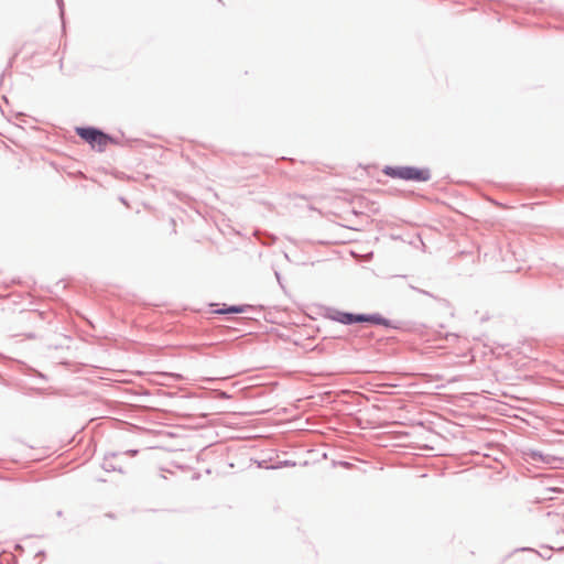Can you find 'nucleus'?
Returning <instances> with one entry per match:
<instances>
[{
	"instance_id": "nucleus-1",
	"label": "nucleus",
	"mask_w": 564,
	"mask_h": 564,
	"mask_svg": "<svg viewBox=\"0 0 564 564\" xmlns=\"http://www.w3.org/2000/svg\"><path fill=\"white\" fill-rule=\"evenodd\" d=\"M383 173L393 178H402L406 181L425 182L430 178V171L426 169H417L413 166H386Z\"/></svg>"
},
{
	"instance_id": "nucleus-2",
	"label": "nucleus",
	"mask_w": 564,
	"mask_h": 564,
	"mask_svg": "<svg viewBox=\"0 0 564 564\" xmlns=\"http://www.w3.org/2000/svg\"><path fill=\"white\" fill-rule=\"evenodd\" d=\"M76 132L84 141L89 143L93 149L98 151H104L110 143L113 142L111 137L95 128H77Z\"/></svg>"
},
{
	"instance_id": "nucleus-3",
	"label": "nucleus",
	"mask_w": 564,
	"mask_h": 564,
	"mask_svg": "<svg viewBox=\"0 0 564 564\" xmlns=\"http://www.w3.org/2000/svg\"><path fill=\"white\" fill-rule=\"evenodd\" d=\"M338 321L343 324L362 323L367 322L370 324L380 325L384 323V319L379 315H354L348 313H340Z\"/></svg>"
},
{
	"instance_id": "nucleus-4",
	"label": "nucleus",
	"mask_w": 564,
	"mask_h": 564,
	"mask_svg": "<svg viewBox=\"0 0 564 564\" xmlns=\"http://www.w3.org/2000/svg\"><path fill=\"white\" fill-rule=\"evenodd\" d=\"M242 308L238 306H229L221 310L215 311L217 314H229V313H241Z\"/></svg>"
}]
</instances>
